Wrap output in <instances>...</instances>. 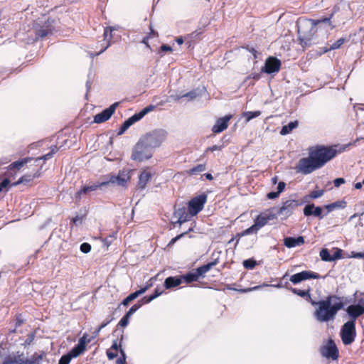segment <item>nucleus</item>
<instances>
[{
    "mask_svg": "<svg viewBox=\"0 0 364 364\" xmlns=\"http://www.w3.org/2000/svg\"><path fill=\"white\" fill-rule=\"evenodd\" d=\"M337 146L316 145L309 148L308 157L301 158L296 169L303 174H309L315 170L322 168L332 160L337 154Z\"/></svg>",
    "mask_w": 364,
    "mask_h": 364,
    "instance_id": "nucleus-1",
    "label": "nucleus"
},
{
    "mask_svg": "<svg viewBox=\"0 0 364 364\" xmlns=\"http://www.w3.org/2000/svg\"><path fill=\"white\" fill-rule=\"evenodd\" d=\"M334 13L328 17H323L320 19H311L307 18H299L296 22L298 36L297 41L304 49L316 43V33L319 28V25L324 23L328 25L331 29L334 28L331 25V19Z\"/></svg>",
    "mask_w": 364,
    "mask_h": 364,
    "instance_id": "nucleus-2",
    "label": "nucleus"
},
{
    "mask_svg": "<svg viewBox=\"0 0 364 364\" xmlns=\"http://www.w3.org/2000/svg\"><path fill=\"white\" fill-rule=\"evenodd\" d=\"M353 299L349 297L328 295L324 299L318 301H311L313 306H317L314 316L320 322H328L334 319L338 311L350 304Z\"/></svg>",
    "mask_w": 364,
    "mask_h": 364,
    "instance_id": "nucleus-3",
    "label": "nucleus"
},
{
    "mask_svg": "<svg viewBox=\"0 0 364 364\" xmlns=\"http://www.w3.org/2000/svg\"><path fill=\"white\" fill-rule=\"evenodd\" d=\"M207 201V196L204 193L193 198L188 203V213H185L179 215L178 223H182L188 220V215L193 216L201 211Z\"/></svg>",
    "mask_w": 364,
    "mask_h": 364,
    "instance_id": "nucleus-4",
    "label": "nucleus"
},
{
    "mask_svg": "<svg viewBox=\"0 0 364 364\" xmlns=\"http://www.w3.org/2000/svg\"><path fill=\"white\" fill-rule=\"evenodd\" d=\"M274 208L267 210L259 214L255 220V224L244 230L241 236L256 233L261 228L267 224L269 221L277 218V213H273Z\"/></svg>",
    "mask_w": 364,
    "mask_h": 364,
    "instance_id": "nucleus-5",
    "label": "nucleus"
},
{
    "mask_svg": "<svg viewBox=\"0 0 364 364\" xmlns=\"http://www.w3.org/2000/svg\"><path fill=\"white\" fill-rule=\"evenodd\" d=\"M153 154L154 151L139 139L133 148L131 158L134 161L142 162L150 159Z\"/></svg>",
    "mask_w": 364,
    "mask_h": 364,
    "instance_id": "nucleus-6",
    "label": "nucleus"
},
{
    "mask_svg": "<svg viewBox=\"0 0 364 364\" xmlns=\"http://www.w3.org/2000/svg\"><path fill=\"white\" fill-rule=\"evenodd\" d=\"M166 133L164 130H154L142 136L140 139L153 151L165 140Z\"/></svg>",
    "mask_w": 364,
    "mask_h": 364,
    "instance_id": "nucleus-7",
    "label": "nucleus"
},
{
    "mask_svg": "<svg viewBox=\"0 0 364 364\" xmlns=\"http://www.w3.org/2000/svg\"><path fill=\"white\" fill-rule=\"evenodd\" d=\"M340 336L344 345H350L356 336L355 323L346 321L341 327Z\"/></svg>",
    "mask_w": 364,
    "mask_h": 364,
    "instance_id": "nucleus-8",
    "label": "nucleus"
},
{
    "mask_svg": "<svg viewBox=\"0 0 364 364\" xmlns=\"http://www.w3.org/2000/svg\"><path fill=\"white\" fill-rule=\"evenodd\" d=\"M302 204L299 200L289 199L282 203V206L278 209L277 215H282L284 218L291 216L294 210Z\"/></svg>",
    "mask_w": 364,
    "mask_h": 364,
    "instance_id": "nucleus-9",
    "label": "nucleus"
},
{
    "mask_svg": "<svg viewBox=\"0 0 364 364\" xmlns=\"http://www.w3.org/2000/svg\"><path fill=\"white\" fill-rule=\"evenodd\" d=\"M320 353L323 357L333 360H337L339 356L338 349L332 339H329L326 345L321 347Z\"/></svg>",
    "mask_w": 364,
    "mask_h": 364,
    "instance_id": "nucleus-10",
    "label": "nucleus"
},
{
    "mask_svg": "<svg viewBox=\"0 0 364 364\" xmlns=\"http://www.w3.org/2000/svg\"><path fill=\"white\" fill-rule=\"evenodd\" d=\"M321 277L319 274L312 272V271H307L304 270L299 273H296L290 277L289 280L294 284H298L300 282L308 280L310 279H320Z\"/></svg>",
    "mask_w": 364,
    "mask_h": 364,
    "instance_id": "nucleus-11",
    "label": "nucleus"
},
{
    "mask_svg": "<svg viewBox=\"0 0 364 364\" xmlns=\"http://www.w3.org/2000/svg\"><path fill=\"white\" fill-rule=\"evenodd\" d=\"M55 20L51 18H48L41 26H39L36 28V36L38 38H45L47 36L51 34L54 30Z\"/></svg>",
    "mask_w": 364,
    "mask_h": 364,
    "instance_id": "nucleus-12",
    "label": "nucleus"
},
{
    "mask_svg": "<svg viewBox=\"0 0 364 364\" xmlns=\"http://www.w3.org/2000/svg\"><path fill=\"white\" fill-rule=\"evenodd\" d=\"M33 160L32 158L26 157L18 161L11 163L8 167L5 173V176L8 177L14 176L16 173L20 171L28 162Z\"/></svg>",
    "mask_w": 364,
    "mask_h": 364,
    "instance_id": "nucleus-13",
    "label": "nucleus"
},
{
    "mask_svg": "<svg viewBox=\"0 0 364 364\" xmlns=\"http://www.w3.org/2000/svg\"><path fill=\"white\" fill-rule=\"evenodd\" d=\"M281 65L280 60L275 57H269L266 60L264 66L262 68V71L267 74L277 73L279 71Z\"/></svg>",
    "mask_w": 364,
    "mask_h": 364,
    "instance_id": "nucleus-14",
    "label": "nucleus"
},
{
    "mask_svg": "<svg viewBox=\"0 0 364 364\" xmlns=\"http://www.w3.org/2000/svg\"><path fill=\"white\" fill-rule=\"evenodd\" d=\"M118 105V102H115L108 108L104 109L102 112L96 114L94 118V122L100 124L107 121L114 113Z\"/></svg>",
    "mask_w": 364,
    "mask_h": 364,
    "instance_id": "nucleus-15",
    "label": "nucleus"
},
{
    "mask_svg": "<svg viewBox=\"0 0 364 364\" xmlns=\"http://www.w3.org/2000/svg\"><path fill=\"white\" fill-rule=\"evenodd\" d=\"M109 182H101L94 183L91 186H83L75 193V198L76 200L80 201L81 200L82 195L89 194L90 192L95 191L102 186H105Z\"/></svg>",
    "mask_w": 364,
    "mask_h": 364,
    "instance_id": "nucleus-16",
    "label": "nucleus"
},
{
    "mask_svg": "<svg viewBox=\"0 0 364 364\" xmlns=\"http://www.w3.org/2000/svg\"><path fill=\"white\" fill-rule=\"evenodd\" d=\"M153 175L154 173L149 171V168L144 169L139 176V180L136 185L137 189L141 191L145 189Z\"/></svg>",
    "mask_w": 364,
    "mask_h": 364,
    "instance_id": "nucleus-17",
    "label": "nucleus"
},
{
    "mask_svg": "<svg viewBox=\"0 0 364 364\" xmlns=\"http://www.w3.org/2000/svg\"><path fill=\"white\" fill-rule=\"evenodd\" d=\"M346 311L350 318L348 321L355 323L357 318L364 314V308L359 305L351 304L346 308Z\"/></svg>",
    "mask_w": 364,
    "mask_h": 364,
    "instance_id": "nucleus-18",
    "label": "nucleus"
},
{
    "mask_svg": "<svg viewBox=\"0 0 364 364\" xmlns=\"http://www.w3.org/2000/svg\"><path fill=\"white\" fill-rule=\"evenodd\" d=\"M231 118L232 115L230 114L218 119L212 128L213 132L220 133L225 130L228 127V122Z\"/></svg>",
    "mask_w": 364,
    "mask_h": 364,
    "instance_id": "nucleus-19",
    "label": "nucleus"
},
{
    "mask_svg": "<svg viewBox=\"0 0 364 364\" xmlns=\"http://www.w3.org/2000/svg\"><path fill=\"white\" fill-rule=\"evenodd\" d=\"M321 259L324 262L336 261L346 257L348 252H334L333 255H331V252H319Z\"/></svg>",
    "mask_w": 364,
    "mask_h": 364,
    "instance_id": "nucleus-20",
    "label": "nucleus"
},
{
    "mask_svg": "<svg viewBox=\"0 0 364 364\" xmlns=\"http://www.w3.org/2000/svg\"><path fill=\"white\" fill-rule=\"evenodd\" d=\"M304 215L305 216L314 215L322 219L325 215L322 214V208L319 206L316 207L314 203L306 205L304 208Z\"/></svg>",
    "mask_w": 364,
    "mask_h": 364,
    "instance_id": "nucleus-21",
    "label": "nucleus"
},
{
    "mask_svg": "<svg viewBox=\"0 0 364 364\" xmlns=\"http://www.w3.org/2000/svg\"><path fill=\"white\" fill-rule=\"evenodd\" d=\"M144 117V112H138L128 118L127 120L124 121V122L122 124L119 131V134H122L130 126H132L135 122L140 120L141 118Z\"/></svg>",
    "mask_w": 364,
    "mask_h": 364,
    "instance_id": "nucleus-22",
    "label": "nucleus"
},
{
    "mask_svg": "<svg viewBox=\"0 0 364 364\" xmlns=\"http://www.w3.org/2000/svg\"><path fill=\"white\" fill-rule=\"evenodd\" d=\"M182 279L181 275L176 277H168L165 279L164 286L166 289H171L174 287H178L182 284Z\"/></svg>",
    "mask_w": 364,
    "mask_h": 364,
    "instance_id": "nucleus-23",
    "label": "nucleus"
},
{
    "mask_svg": "<svg viewBox=\"0 0 364 364\" xmlns=\"http://www.w3.org/2000/svg\"><path fill=\"white\" fill-rule=\"evenodd\" d=\"M130 180V176L126 171H119L117 176H112L109 183H117L119 185L124 186Z\"/></svg>",
    "mask_w": 364,
    "mask_h": 364,
    "instance_id": "nucleus-24",
    "label": "nucleus"
},
{
    "mask_svg": "<svg viewBox=\"0 0 364 364\" xmlns=\"http://www.w3.org/2000/svg\"><path fill=\"white\" fill-rule=\"evenodd\" d=\"M284 243L288 248L300 246L304 243V239L302 236L297 237H288L284 239Z\"/></svg>",
    "mask_w": 364,
    "mask_h": 364,
    "instance_id": "nucleus-25",
    "label": "nucleus"
},
{
    "mask_svg": "<svg viewBox=\"0 0 364 364\" xmlns=\"http://www.w3.org/2000/svg\"><path fill=\"white\" fill-rule=\"evenodd\" d=\"M41 176V168L33 174H26L22 176L17 181L12 183V186H16L21 183H26L31 182L36 178H38Z\"/></svg>",
    "mask_w": 364,
    "mask_h": 364,
    "instance_id": "nucleus-26",
    "label": "nucleus"
},
{
    "mask_svg": "<svg viewBox=\"0 0 364 364\" xmlns=\"http://www.w3.org/2000/svg\"><path fill=\"white\" fill-rule=\"evenodd\" d=\"M218 260V257L214 259L213 261L208 262L199 267L195 269L199 277H203L204 274L208 272L213 266H215Z\"/></svg>",
    "mask_w": 364,
    "mask_h": 364,
    "instance_id": "nucleus-27",
    "label": "nucleus"
},
{
    "mask_svg": "<svg viewBox=\"0 0 364 364\" xmlns=\"http://www.w3.org/2000/svg\"><path fill=\"white\" fill-rule=\"evenodd\" d=\"M22 355V354L14 356L7 355L4 358L1 364H26Z\"/></svg>",
    "mask_w": 364,
    "mask_h": 364,
    "instance_id": "nucleus-28",
    "label": "nucleus"
},
{
    "mask_svg": "<svg viewBox=\"0 0 364 364\" xmlns=\"http://www.w3.org/2000/svg\"><path fill=\"white\" fill-rule=\"evenodd\" d=\"M181 277L182 279V282L183 281L187 284L196 282L200 278L195 269H193V271H190L185 274L181 275Z\"/></svg>",
    "mask_w": 364,
    "mask_h": 364,
    "instance_id": "nucleus-29",
    "label": "nucleus"
},
{
    "mask_svg": "<svg viewBox=\"0 0 364 364\" xmlns=\"http://www.w3.org/2000/svg\"><path fill=\"white\" fill-rule=\"evenodd\" d=\"M324 193L323 190L312 191L309 194L306 195L303 198V203H309L310 200H314L321 197Z\"/></svg>",
    "mask_w": 364,
    "mask_h": 364,
    "instance_id": "nucleus-30",
    "label": "nucleus"
},
{
    "mask_svg": "<svg viewBox=\"0 0 364 364\" xmlns=\"http://www.w3.org/2000/svg\"><path fill=\"white\" fill-rule=\"evenodd\" d=\"M299 126V122L295 120L294 122H290L287 125H284L282 127L279 133L281 135H287L291 132V131L296 129Z\"/></svg>",
    "mask_w": 364,
    "mask_h": 364,
    "instance_id": "nucleus-31",
    "label": "nucleus"
},
{
    "mask_svg": "<svg viewBox=\"0 0 364 364\" xmlns=\"http://www.w3.org/2000/svg\"><path fill=\"white\" fill-rule=\"evenodd\" d=\"M44 356V353L38 354L35 353L31 358H25L24 362L26 364H41V360Z\"/></svg>",
    "mask_w": 364,
    "mask_h": 364,
    "instance_id": "nucleus-32",
    "label": "nucleus"
},
{
    "mask_svg": "<svg viewBox=\"0 0 364 364\" xmlns=\"http://www.w3.org/2000/svg\"><path fill=\"white\" fill-rule=\"evenodd\" d=\"M112 31H113V29L111 28H105L104 40L105 41H107L106 46L104 47L103 49H102L99 53H97V55L102 53L104 50H105L109 46Z\"/></svg>",
    "mask_w": 364,
    "mask_h": 364,
    "instance_id": "nucleus-33",
    "label": "nucleus"
},
{
    "mask_svg": "<svg viewBox=\"0 0 364 364\" xmlns=\"http://www.w3.org/2000/svg\"><path fill=\"white\" fill-rule=\"evenodd\" d=\"M85 349L76 344L67 354L73 359L85 352Z\"/></svg>",
    "mask_w": 364,
    "mask_h": 364,
    "instance_id": "nucleus-34",
    "label": "nucleus"
},
{
    "mask_svg": "<svg viewBox=\"0 0 364 364\" xmlns=\"http://www.w3.org/2000/svg\"><path fill=\"white\" fill-rule=\"evenodd\" d=\"M206 169L205 164H198L197 166L186 171V173L190 175H197Z\"/></svg>",
    "mask_w": 364,
    "mask_h": 364,
    "instance_id": "nucleus-35",
    "label": "nucleus"
},
{
    "mask_svg": "<svg viewBox=\"0 0 364 364\" xmlns=\"http://www.w3.org/2000/svg\"><path fill=\"white\" fill-rule=\"evenodd\" d=\"M293 294L298 295L302 298L308 297L311 299V295L309 290H301L296 288L291 287L289 289Z\"/></svg>",
    "mask_w": 364,
    "mask_h": 364,
    "instance_id": "nucleus-36",
    "label": "nucleus"
},
{
    "mask_svg": "<svg viewBox=\"0 0 364 364\" xmlns=\"http://www.w3.org/2000/svg\"><path fill=\"white\" fill-rule=\"evenodd\" d=\"M342 203L346 204L345 202L337 201V202L324 205V208L327 210V212L325 213V215H327V214L328 213L333 211L335 208H344L345 205H342Z\"/></svg>",
    "mask_w": 364,
    "mask_h": 364,
    "instance_id": "nucleus-37",
    "label": "nucleus"
},
{
    "mask_svg": "<svg viewBox=\"0 0 364 364\" xmlns=\"http://www.w3.org/2000/svg\"><path fill=\"white\" fill-rule=\"evenodd\" d=\"M58 151V148L57 146H52L51 148H50V151L49 153L41 156V157H38V158H36L35 159L36 161H38L39 160H48V159H50V158H52V156H53V154H55L57 151Z\"/></svg>",
    "mask_w": 364,
    "mask_h": 364,
    "instance_id": "nucleus-38",
    "label": "nucleus"
},
{
    "mask_svg": "<svg viewBox=\"0 0 364 364\" xmlns=\"http://www.w3.org/2000/svg\"><path fill=\"white\" fill-rule=\"evenodd\" d=\"M158 33L150 26V32L143 38L142 43L146 45V46L150 48V46L148 43L149 38L157 37Z\"/></svg>",
    "mask_w": 364,
    "mask_h": 364,
    "instance_id": "nucleus-39",
    "label": "nucleus"
},
{
    "mask_svg": "<svg viewBox=\"0 0 364 364\" xmlns=\"http://www.w3.org/2000/svg\"><path fill=\"white\" fill-rule=\"evenodd\" d=\"M261 113H262L261 111H259V110L255 111V112L249 111V112H244L243 117H245L246 118V122H249L251 119L260 116Z\"/></svg>",
    "mask_w": 364,
    "mask_h": 364,
    "instance_id": "nucleus-40",
    "label": "nucleus"
},
{
    "mask_svg": "<svg viewBox=\"0 0 364 364\" xmlns=\"http://www.w3.org/2000/svg\"><path fill=\"white\" fill-rule=\"evenodd\" d=\"M257 264V261L253 258L247 259L242 262L243 267L247 269H252Z\"/></svg>",
    "mask_w": 364,
    "mask_h": 364,
    "instance_id": "nucleus-41",
    "label": "nucleus"
},
{
    "mask_svg": "<svg viewBox=\"0 0 364 364\" xmlns=\"http://www.w3.org/2000/svg\"><path fill=\"white\" fill-rule=\"evenodd\" d=\"M197 93L195 90H192L182 95H178L175 97V100H179L181 98L187 97L189 100H193L196 97Z\"/></svg>",
    "mask_w": 364,
    "mask_h": 364,
    "instance_id": "nucleus-42",
    "label": "nucleus"
},
{
    "mask_svg": "<svg viewBox=\"0 0 364 364\" xmlns=\"http://www.w3.org/2000/svg\"><path fill=\"white\" fill-rule=\"evenodd\" d=\"M91 341L90 338H87V335L85 333L81 338H79L77 345L86 350V344Z\"/></svg>",
    "mask_w": 364,
    "mask_h": 364,
    "instance_id": "nucleus-43",
    "label": "nucleus"
},
{
    "mask_svg": "<svg viewBox=\"0 0 364 364\" xmlns=\"http://www.w3.org/2000/svg\"><path fill=\"white\" fill-rule=\"evenodd\" d=\"M138 296H136V294L135 292H132L130 294H129L127 297H125L122 301V304L123 306H127L132 301L136 299Z\"/></svg>",
    "mask_w": 364,
    "mask_h": 364,
    "instance_id": "nucleus-44",
    "label": "nucleus"
},
{
    "mask_svg": "<svg viewBox=\"0 0 364 364\" xmlns=\"http://www.w3.org/2000/svg\"><path fill=\"white\" fill-rule=\"evenodd\" d=\"M141 306V304L139 303L134 304L124 315L130 318Z\"/></svg>",
    "mask_w": 364,
    "mask_h": 364,
    "instance_id": "nucleus-45",
    "label": "nucleus"
},
{
    "mask_svg": "<svg viewBox=\"0 0 364 364\" xmlns=\"http://www.w3.org/2000/svg\"><path fill=\"white\" fill-rule=\"evenodd\" d=\"M115 240L116 237L114 235H109V237L105 238L102 240L103 248H108L110 244H112Z\"/></svg>",
    "mask_w": 364,
    "mask_h": 364,
    "instance_id": "nucleus-46",
    "label": "nucleus"
},
{
    "mask_svg": "<svg viewBox=\"0 0 364 364\" xmlns=\"http://www.w3.org/2000/svg\"><path fill=\"white\" fill-rule=\"evenodd\" d=\"M10 184V180L8 178H4L0 182V192L3 191H7L9 190V186Z\"/></svg>",
    "mask_w": 364,
    "mask_h": 364,
    "instance_id": "nucleus-47",
    "label": "nucleus"
},
{
    "mask_svg": "<svg viewBox=\"0 0 364 364\" xmlns=\"http://www.w3.org/2000/svg\"><path fill=\"white\" fill-rule=\"evenodd\" d=\"M346 258H364V252H350V254H347Z\"/></svg>",
    "mask_w": 364,
    "mask_h": 364,
    "instance_id": "nucleus-48",
    "label": "nucleus"
},
{
    "mask_svg": "<svg viewBox=\"0 0 364 364\" xmlns=\"http://www.w3.org/2000/svg\"><path fill=\"white\" fill-rule=\"evenodd\" d=\"M345 42L344 38H339L336 42H334L330 47L331 50H336L339 48Z\"/></svg>",
    "mask_w": 364,
    "mask_h": 364,
    "instance_id": "nucleus-49",
    "label": "nucleus"
},
{
    "mask_svg": "<svg viewBox=\"0 0 364 364\" xmlns=\"http://www.w3.org/2000/svg\"><path fill=\"white\" fill-rule=\"evenodd\" d=\"M72 358L66 353L60 357L58 364H69Z\"/></svg>",
    "mask_w": 364,
    "mask_h": 364,
    "instance_id": "nucleus-50",
    "label": "nucleus"
},
{
    "mask_svg": "<svg viewBox=\"0 0 364 364\" xmlns=\"http://www.w3.org/2000/svg\"><path fill=\"white\" fill-rule=\"evenodd\" d=\"M121 357L117 360V364H126L127 355L124 350L120 348Z\"/></svg>",
    "mask_w": 364,
    "mask_h": 364,
    "instance_id": "nucleus-51",
    "label": "nucleus"
},
{
    "mask_svg": "<svg viewBox=\"0 0 364 364\" xmlns=\"http://www.w3.org/2000/svg\"><path fill=\"white\" fill-rule=\"evenodd\" d=\"M152 286V284H146L144 287H141L139 290L135 291L134 292L136 294V296L139 297L144 293H145Z\"/></svg>",
    "mask_w": 364,
    "mask_h": 364,
    "instance_id": "nucleus-52",
    "label": "nucleus"
},
{
    "mask_svg": "<svg viewBox=\"0 0 364 364\" xmlns=\"http://www.w3.org/2000/svg\"><path fill=\"white\" fill-rule=\"evenodd\" d=\"M223 149V146H220V145H213L212 146H209L208 147L205 151H204V154H208L209 151H211V152H213L215 151H221Z\"/></svg>",
    "mask_w": 364,
    "mask_h": 364,
    "instance_id": "nucleus-53",
    "label": "nucleus"
},
{
    "mask_svg": "<svg viewBox=\"0 0 364 364\" xmlns=\"http://www.w3.org/2000/svg\"><path fill=\"white\" fill-rule=\"evenodd\" d=\"M228 289L234 290V291H237L240 292V293H247V292L251 291L252 290H255V289H259V287L256 286V287H254L252 288H247V289H235V288H230V287H229Z\"/></svg>",
    "mask_w": 364,
    "mask_h": 364,
    "instance_id": "nucleus-54",
    "label": "nucleus"
},
{
    "mask_svg": "<svg viewBox=\"0 0 364 364\" xmlns=\"http://www.w3.org/2000/svg\"><path fill=\"white\" fill-rule=\"evenodd\" d=\"M129 318L124 315L119 322V326L121 327H126L129 323Z\"/></svg>",
    "mask_w": 364,
    "mask_h": 364,
    "instance_id": "nucleus-55",
    "label": "nucleus"
},
{
    "mask_svg": "<svg viewBox=\"0 0 364 364\" xmlns=\"http://www.w3.org/2000/svg\"><path fill=\"white\" fill-rule=\"evenodd\" d=\"M34 338H35L34 333H29L27 336V338L24 341V346H26L31 345V343L33 341Z\"/></svg>",
    "mask_w": 364,
    "mask_h": 364,
    "instance_id": "nucleus-56",
    "label": "nucleus"
},
{
    "mask_svg": "<svg viewBox=\"0 0 364 364\" xmlns=\"http://www.w3.org/2000/svg\"><path fill=\"white\" fill-rule=\"evenodd\" d=\"M82 219L83 216L76 215L72 219V223L73 225H77L78 224L82 223Z\"/></svg>",
    "mask_w": 364,
    "mask_h": 364,
    "instance_id": "nucleus-57",
    "label": "nucleus"
},
{
    "mask_svg": "<svg viewBox=\"0 0 364 364\" xmlns=\"http://www.w3.org/2000/svg\"><path fill=\"white\" fill-rule=\"evenodd\" d=\"M279 193L277 192H269L267 194V198L270 200L277 198L279 196Z\"/></svg>",
    "mask_w": 364,
    "mask_h": 364,
    "instance_id": "nucleus-58",
    "label": "nucleus"
},
{
    "mask_svg": "<svg viewBox=\"0 0 364 364\" xmlns=\"http://www.w3.org/2000/svg\"><path fill=\"white\" fill-rule=\"evenodd\" d=\"M345 183V180L343 178H338L333 181L334 186L336 187H339L341 184Z\"/></svg>",
    "mask_w": 364,
    "mask_h": 364,
    "instance_id": "nucleus-59",
    "label": "nucleus"
},
{
    "mask_svg": "<svg viewBox=\"0 0 364 364\" xmlns=\"http://www.w3.org/2000/svg\"><path fill=\"white\" fill-rule=\"evenodd\" d=\"M286 184L283 181H280L277 186V192L280 194L285 189Z\"/></svg>",
    "mask_w": 364,
    "mask_h": 364,
    "instance_id": "nucleus-60",
    "label": "nucleus"
},
{
    "mask_svg": "<svg viewBox=\"0 0 364 364\" xmlns=\"http://www.w3.org/2000/svg\"><path fill=\"white\" fill-rule=\"evenodd\" d=\"M107 356L109 360H113L117 356V353L112 352L110 350H107Z\"/></svg>",
    "mask_w": 364,
    "mask_h": 364,
    "instance_id": "nucleus-61",
    "label": "nucleus"
},
{
    "mask_svg": "<svg viewBox=\"0 0 364 364\" xmlns=\"http://www.w3.org/2000/svg\"><path fill=\"white\" fill-rule=\"evenodd\" d=\"M91 245L87 242H84L80 245V250H90Z\"/></svg>",
    "mask_w": 364,
    "mask_h": 364,
    "instance_id": "nucleus-62",
    "label": "nucleus"
},
{
    "mask_svg": "<svg viewBox=\"0 0 364 364\" xmlns=\"http://www.w3.org/2000/svg\"><path fill=\"white\" fill-rule=\"evenodd\" d=\"M247 50H248L250 53L253 54V55L256 58L257 57V50L252 48L250 47L249 46H247L246 47H244Z\"/></svg>",
    "mask_w": 364,
    "mask_h": 364,
    "instance_id": "nucleus-63",
    "label": "nucleus"
},
{
    "mask_svg": "<svg viewBox=\"0 0 364 364\" xmlns=\"http://www.w3.org/2000/svg\"><path fill=\"white\" fill-rule=\"evenodd\" d=\"M160 49H161V51H165V52H166V51H172V48L170 46L166 45V44L162 45L161 46Z\"/></svg>",
    "mask_w": 364,
    "mask_h": 364,
    "instance_id": "nucleus-64",
    "label": "nucleus"
}]
</instances>
